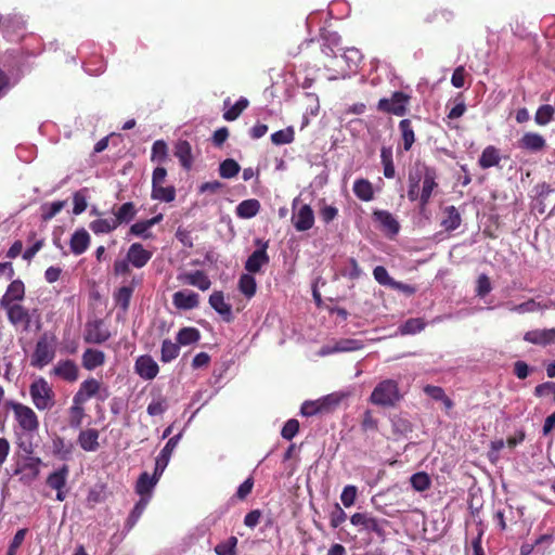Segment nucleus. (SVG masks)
Instances as JSON below:
<instances>
[{
  "instance_id": "obj_1",
  "label": "nucleus",
  "mask_w": 555,
  "mask_h": 555,
  "mask_svg": "<svg viewBox=\"0 0 555 555\" xmlns=\"http://www.w3.org/2000/svg\"><path fill=\"white\" fill-rule=\"evenodd\" d=\"M401 399L398 383L393 379L379 382L371 393L370 401L378 406H393Z\"/></svg>"
},
{
  "instance_id": "obj_2",
  "label": "nucleus",
  "mask_w": 555,
  "mask_h": 555,
  "mask_svg": "<svg viewBox=\"0 0 555 555\" xmlns=\"http://www.w3.org/2000/svg\"><path fill=\"white\" fill-rule=\"evenodd\" d=\"M33 403L39 411L50 410L54 405V392L49 383L40 377L29 387Z\"/></svg>"
},
{
  "instance_id": "obj_3",
  "label": "nucleus",
  "mask_w": 555,
  "mask_h": 555,
  "mask_svg": "<svg viewBox=\"0 0 555 555\" xmlns=\"http://www.w3.org/2000/svg\"><path fill=\"white\" fill-rule=\"evenodd\" d=\"M108 396L107 387L103 386L98 379L89 377L80 384L78 391L74 395L73 403H85L94 397L104 401Z\"/></svg>"
},
{
  "instance_id": "obj_4",
  "label": "nucleus",
  "mask_w": 555,
  "mask_h": 555,
  "mask_svg": "<svg viewBox=\"0 0 555 555\" xmlns=\"http://www.w3.org/2000/svg\"><path fill=\"white\" fill-rule=\"evenodd\" d=\"M54 356L55 346L53 338H50L47 334H44L38 339L36 344L30 364L35 367L42 369L54 359Z\"/></svg>"
},
{
  "instance_id": "obj_5",
  "label": "nucleus",
  "mask_w": 555,
  "mask_h": 555,
  "mask_svg": "<svg viewBox=\"0 0 555 555\" xmlns=\"http://www.w3.org/2000/svg\"><path fill=\"white\" fill-rule=\"evenodd\" d=\"M410 96L401 91L392 93L391 98H383L378 101L377 108L385 113H390L396 116H404L406 114V106Z\"/></svg>"
},
{
  "instance_id": "obj_6",
  "label": "nucleus",
  "mask_w": 555,
  "mask_h": 555,
  "mask_svg": "<svg viewBox=\"0 0 555 555\" xmlns=\"http://www.w3.org/2000/svg\"><path fill=\"white\" fill-rule=\"evenodd\" d=\"M258 248L254 250L245 261L244 268L250 274L260 273L269 264L270 257L267 253L268 242L256 240Z\"/></svg>"
},
{
  "instance_id": "obj_7",
  "label": "nucleus",
  "mask_w": 555,
  "mask_h": 555,
  "mask_svg": "<svg viewBox=\"0 0 555 555\" xmlns=\"http://www.w3.org/2000/svg\"><path fill=\"white\" fill-rule=\"evenodd\" d=\"M11 409L14 413L15 420L23 430L34 433L38 429V417L29 406L18 402H12Z\"/></svg>"
},
{
  "instance_id": "obj_8",
  "label": "nucleus",
  "mask_w": 555,
  "mask_h": 555,
  "mask_svg": "<svg viewBox=\"0 0 555 555\" xmlns=\"http://www.w3.org/2000/svg\"><path fill=\"white\" fill-rule=\"evenodd\" d=\"M350 522L356 527H361L363 530L376 533L379 538L385 537V527L389 524L385 519H377L366 513L353 514Z\"/></svg>"
},
{
  "instance_id": "obj_9",
  "label": "nucleus",
  "mask_w": 555,
  "mask_h": 555,
  "mask_svg": "<svg viewBox=\"0 0 555 555\" xmlns=\"http://www.w3.org/2000/svg\"><path fill=\"white\" fill-rule=\"evenodd\" d=\"M5 310L9 322L15 327H21L27 332L31 324V313L20 304L1 307Z\"/></svg>"
},
{
  "instance_id": "obj_10",
  "label": "nucleus",
  "mask_w": 555,
  "mask_h": 555,
  "mask_svg": "<svg viewBox=\"0 0 555 555\" xmlns=\"http://www.w3.org/2000/svg\"><path fill=\"white\" fill-rule=\"evenodd\" d=\"M297 202H298L297 198L294 199V202H293L294 212L292 216V222L297 231L304 232V231L310 230L313 227L314 214H313L312 208L308 204L301 205L296 210Z\"/></svg>"
},
{
  "instance_id": "obj_11",
  "label": "nucleus",
  "mask_w": 555,
  "mask_h": 555,
  "mask_svg": "<svg viewBox=\"0 0 555 555\" xmlns=\"http://www.w3.org/2000/svg\"><path fill=\"white\" fill-rule=\"evenodd\" d=\"M134 372L144 380L154 379L159 373L157 362L149 354L137 358L134 363Z\"/></svg>"
},
{
  "instance_id": "obj_12",
  "label": "nucleus",
  "mask_w": 555,
  "mask_h": 555,
  "mask_svg": "<svg viewBox=\"0 0 555 555\" xmlns=\"http://www.w3.org/2000/svg\"><path fill=\"white\" fill-rule=\"evenodd\" d=\"M363 347H364V344L362 343V340L354 339V338H341V339L335 341L334 345L323 346L320 349L319 354L321 357H325V356L336 353V352H350V351L360 350Z\"/></svg>"
},
{
  "instance_id": "obj_13",
  "label": "nucleus",
  "mask_w": 555,
  "mask_h": 555,
  "mask_svg": "<svg viewBox=\"0 0 555 555\" xmlns=\"http://www.w3.org/2000/svg\"><path fill=\"white\" fill-rule=\"evenodd\" d=\"M109 337L111 333L108 330L103 328V323L101 320L87 323L83 335L86 343L99 345L105 343Z\"/></svg>"
},
{
  "instance_id": "obj_14",
  "label": "nucleus",
  "mask_w": 555,
  "mask_h": 555,
  "mask_svg": "<svg viewBox=\"0 0 555 555\" xmlns=\"http://www.w3.org/2000/svg\"><path fill=\"white\" fill-rule=\"evenodd\" d=\"M428 169V166L418 163L415 164V166L410 170L408 197L411 202H415L418 199L420 184L423 182L425 178L424 172Z\"/></svg>"
},
{
  "instance_id": "obj_15",
  "label": "nucleus",
  "mask_w": 555,
  "mask_h": 555,
  "mask_svg": "<svg viewBox=\"0 0 555 555\" xmlns=\"http://www.w3.org/2000/svg\"><path fill=\"white\" fill-rule=\"evenodd\" d=\"M153 253L145 249L141 243H133L129 246L126 257L132 267L141 269L151 260Z\"/></svg>"
},
{
  "instance_id": "obj_16",
  "label": "nucleus",
  "mask_w": 555,
  "mask_h": 555,
  "mask_svg": "<svg viewBox=\"0 0 555 555\" xmlns=\"http://www.w3.org/2000/svg\"><path fill=\"white\" fill-rule=\"evenodd\" d=\"M52 373L65 382L75 383L79 377V367L73 360H60Z\"/></svg>"
},
{
  "instance_id": "obj_17",
  "label": "nucleus",
  "mask_w": 555,
  "mask_h": 555,
  "mask_svg": "<svg viewBox=\"0 0 555 555\" xmlns=\"http://www.w3.org/2000/svg\"><path fill=\"white\" fill-rule=\"evenodd\" d=\"M373 218L377 221L382 230L390 237L396 236L400 231V224L392 214L387 210H375Z\"/></svg>"
},
{
  "instance_id": "obj_18",
  "label": "nucleus",
  "mask_w": 555,
  "mask_h": 555,
  "mask_svg": "<svg viewBox=\"0 0 555 555\" xmlns=\"http://www.w3.org/2000/svg\"><path fill=\"white\" fill-rule=\"evenodd\" d=\"M172 304L177 309L192 310L198 306L199 296L190 289L179 291L173 294Z\"/></svg>"
},
{
  "instance_id": "obj_19",
  "label": "nucleus",
  "mask_w": 555,
  "mask_h": 555,
  "mask_svg": "<svg viewBox=\"0 0 555 555\" xmlns=\"http://www.w3.org/2000/svg\"><path fill=\"white\" fill-rule=\"evenodd\" d=\"M424 180L422 182V190H418V199L422 207H425L433 194V191L435 188H437V172L436 169L433 167H429L428 170L424 172Z\"/></svg>"
},
{
  "instance_id": "obj_20",
  "label": "nucleus",
  "mask_w": 555,
  "mask_h": 555,
  "mask_svg": "<svg viewBox=\"0 0 555 555\" xmlns=\"http://www.w3.org/2000/svg\"><path fill=\"white\" fill-rule=\"evenodd\" d=\"M25 296V286L21 280H14L8 286L4 295L1 298L0 306L5 307L18 304Z\"/></svg>"
},
{
  "instance_id": "obj_21",
  "label": "nucleus",
  "mask_w": 555,
  "mask_h": 555,
  "mask_svg": "<svg viewBox=\"0 0 555 555\" xmlns=\"http://www.w3.org/2000/svg\"><path fill=\"white\" fill-rule=\"evenodd\" d=\"M524 340L533 345L546 346L555 343V328H537L528 331L524 335Z\"/></svg>"
},
{
  "instance_id": "obj_22",
  "label": "nucleus",
  "mask_w": 555,
  "mask_h": 555,
  "mask_svg": "<svg viewBox=\"0 0 555 555\" xmlns=\"http://www.w3.org/2000/svg\"><path fill=\"white\" fill-rule=\"evenodd\" d=\"M90 241V234L86 229L76 230L69 240L70 251L76 256L82 255L88 249Z\"/></svg>"
},
{
  "instance_id": "obj_23",
  "label": "nucleus",
  "mask_w": 555,
  "mask_h": 555,
  "mask_svg": "<svg viewBox=\"0 0 555 555\" xmlns=\"http://www.w3.org/2000/svg\"><path fill=\"white\" fill-rule=\"evenodd\" d=\"M105 353L95 348L86 349L81 356L82 366L87 371H93L96 367L102 366L105 363Z\"/></svg>"
},
{
  "instance_id": "obj_24",
  "label": "nucleus",
  "mask_w": 555,
  "mask_h": 555,
  "mask_svg": "<svg viewBox=\"0 0 555 555\" xmlns=\"http://www.w3.org/2000/svg\"><path fill=\"white\" fill-rule=\"evenodd\" d=\"M209 305L224 321L230 322L232 320L231 306L225 302L222 292H214L209 297Z\"/></svg>"
},
{
  "instance_id": "obj_25",
  "label": "nucleus",
  "mask_w": 555,
  "mask_h": 555,
  "mask_svg": "<svg viewBox=\"0 0 555 555\" xmlns=\"http://www.w3.org/2000/svg\"><path fill=\"white\" fill-rule=\"evenodd\" d=\"M83 451L94 452L99 449V431L94 428L81 430L77 439Z\"/></svg>"
},
{
  "instance_id": "obj_26",
  "label": "nucleus",
  "mask_w": 555,
  "mask_h": 555,
  "mask_svg": "<svg viewBox=\"0 0 555 555\" xmlns=\"http://www.w3.org/2000/svg\"><path fill=\"white\" fill-rule=\"evenodd\" d=\"M504 307L511 311L518 314H525V313H531L539 310H547V305H542L541 302L535 301V299L530 298L525 302H521L519 305H514L513 302L508 301L504 304Z\"/></svg>"
},
{
  "instance_id": "obj_27",
  "label": "nucleus",
  "mask_w": 555,
  "mask_h": 555,
  "mask_svg": "<svg viewBox=\"0 0 555 555\" xmlns=\"http://www.w3.org/2000/svg\"><path fill=\"white\" fill-rule=\"evenodd\" d=\"M520 147L530 151V152H539L542 151L545 145L546 141L545 139L535 132H527L522 135L520 139Z\"/></svg>"
},
{
  "instance_id": "obj_28",
  "label": "nucleus",
  "mask_w": 555,
  "mask_h": 555,
  "mask_svg": "<svg viewBox=\"0 0 555 555\" xmlns=\"http://www.w3.org/2000/svg\"><path fill=\"white\" fill-rule=\"evenodd\" d=\"M158 479L154 476H150L147 473H142L135 485V492L141 496H149V501L152 498V492L157 485Z\"/></svg>"
},
{
  "instance_id": "obj_29",
  "label": "nucleus",
  "mask_w": 555,
  "mask_h": 555,
  "mask_svg": "<svg viewBox=\"0 0 555 555\" xmlns=\"http://www.w3.org/2000/svg\"><path fill=\"white\" fill-rule=\"evenodd\" d=\"M175 155L180 160L184 169L189 170L192 167V147L188 141L180 140L177 142L175 147Z\"/></svg>"
},
{
  "instance_id": "obj_30",
  "label": "nucleus",
  "mask_w": 555,
  "mask_h": 555,
  "mask_svg": "<svg viewBox=\"0 0 555 555\" xmlns=\"http://www.w3.org/2000/svg\"><path fill=\"white\" fill-rule=\"evenodd\" d=\"M398 128L403 143V150L409 152L415 142V133L411 119L400 120Z\"/></svg>"
},
{
  "instance_id": "obj_31",
  "label": "nucleus",
  "mask_w": 555,
  "mask_h": 555,
  "mask_svg": "<svg viewBox=\"0 0 555 555\" xmlns=\"http://www.w3.org/2000/svg\"><path fill=\"white\" fill-rule=\"evenodd\" d=\"M183 279L186 284L195 286L201 291H207L211 285L209 278L202 270L185 273Z\"/></svg>"
},
{
  "instance_id": "obj_32",
  "label": "nucleus",
  "mask_w": 555,
  "mask_h": 555,
  "mask_svg": "<svg viewBox=\"0 0 555 555\" xmlns=\"http://www.w3.org/2000/svg\"><path fill=\"white\" fill-rule=\"evenodd\" d=\"M444 217L441 227L447 231H453L461 225V215L455 206H447L443 210Z\"/></svg>"
},
{
  "instance_id": "obj_33",
  "label": "nucleus",
  "mask_w": 555,
  "mask_h": 555,
  "mask_svg": "<svg viewBox=\"0 0 555 555\" xmlns=\"http://www.w3.org/2000/svg\"><path fill=\"white\" fill-rule=\"evenodd\" d=\"M260 210V203L257 199L250 198L241 202L236 206V216L242 219H249L255 217Z\"/></svg>"
},
{
  "instance_id": "obj_34",
  "label": "nucleus",
  "mask_w": 555,
  "mask_h": 555,
  "mask_svg": "<svg viewBox=\"0 0 555 555\" xmlns=\"http://www.w3.org/2000/svg\"><path fill=\"white\" fill-rule=\"evenodd\" d=\"M137 215V208L132 202L124 203L115 212L114 220L119 227L122 223H129L134 219Z\"/></svg>"
},
{
  "instance_id": "obj_35",
  "label": "nucleus",
  "mask_w": 555,
  "mask_h": 555,
  "mask_svg": "<svg viewBox=\"0 0 555 555\" xmlns=\"http://www.w3.org/2000/svg\"><path fill=\"white\" fill-rule=\"evenodd\" d=\"M69 469L67 465H63L59 469L51 473L47 478V485L54 490H60V488H65L67 478H68Z\"/></svg>"
},
{
  "instance_id": "obj_36",
  "label": "nucleus",
  "mask_w": 555,
  "mask_h": 555,
  "mask_svg": "<svg viewBox=\"0 0 555 555\" xmlns=\"http://www.w3.org/2000/svg\"><path fill=\"white\" fill-rule=\"evenodd\" d=\"M501 160L500 152L496 147L489 145L487 146L479 158V166L482 169H488L498 166Z\"/></svg>"
},
{
  "instance_id": "obj_37",
  "label": "nucleus",
  "mask_w": 555,
  "mask_h": 555,
  "mask_svg": "<svg viewBox=\"0 0 555 555\" xmlns=\"http://www.w3.org/2000/svg\"><path fill=\"white\" fill-rule=\"evenodd\" d=\"M354 195L364 202H370L374 197V191L372 183L366 179H358L353 183Z\"/></svg>"
},
{
  "instance_id": "obj_38",
  "label": "nucleus",
  "mask_w": 555,
  "mask_h": 555,
  "mask_svg": "<svg viewBox=\"0 0 555 555\" xmlns=\"http://www.w3.org/2000/svg\"><path fill=\"white\" fill-rule=\"evenodd\" d=\"M89 228L94 234H107L116 230L118 225L114 218L109 217L91 221Z\"/></svg>"
},
{
  "instance_id": "obj_39",
  "label": "nucleus",
  "mask_w": 555,
  "mask_h": 555,
  "mask_svg": "<svg viewBox=\"0 0 555 555\" xmlns=\"http://www.w3.org/2000/svg\"><path fill=\"white\" fill-rule=\"evenodd\" d=\"M180 353L179 343H173L170 339H164L160 348V361L163 363H170Z\"/></svg>"
},
{
  "instance_id": "obj_40",
  "label": "nucleus",
  "mask_w": 555,
  "mask_h": 555,
  "mask_svg": "<svg viewBox=\"0 0 555 555\" xmlns=\"http://www.w3.org/2000/svg\"><path fill=\"white\" fill-rule=\"evenodd\" d=\"M238 289L246 298H251L256 294L257 283L253 274L247 272L240 276Z\"/></svg>"
},
{
  "instance_id": "obj_41",
  "label": "nucleus",
  "mask_w": 555,
  "mask_h": 555,
  "mask_svg": "<svg viewBox=\"0 0 555 555\" xmlns=\"http://www.w3.org/2000/svg\"><path fill=\"white\" fill-rule=\"evenodd\" d=\"M149 504V496L140 498V500L135 503L133 509L129 514L127 520H126V528L128 530H131L134 525L140 519L141 515L143 514L144 509L146 508Z\"/></svg>"
},
{
  "instance_id": "obj_42",
  "label": "nucleus",
  "mask_w": 555,
  "mask_h": 555,
  "mask_svg": "<svg viewBox=\"0 0 555 555\" xmlns=\"http://www.w3.org/2000/svg\"><path fill=\"white\" fill-rule=\"evenodd\" d=\"M411 487L417 492H424L431 487V478L425 472H418L410 477Z\"/></svg>"
},
{
  "instance_id": "obj_43",
  "label": "nucleus",
  "mask_w": 555,
  "mask_h": 555,
  "mask_svg": "<svg viewBox=\"0 0 555 555\" xmlns=\"http://www.w3.org/2000/svg\"><path fill=\"white\" fill-rule=\"evenodd\" d=\"M199 338V331L195 327H183L177 334V340L182 346L197 343Z\"/></svg>"
},
{
  "instance_id": "obj_44",
  "label": "nucleus",
  "mask_w": 555,
  "mask_h": 555,
  "mask_svg": "<svg viewBox=\"0 0 555 555\" xmlns=\"http://www.w3.org/2000/svg\"><path fill=\"white\" fill-rule=\"evenodd\" d=\"M168 408V400L162 395H158L149 403L146 412L150 416H158L164 414Z\"/></svg>"
},
{
  "instance_id": "obj_45",
  "label": "nucleus",
  "mask_w": 555,
  "mask_h": 555,
  "mask_svg": "<svg viewBox=\"0 0 555 555\" xmlns=\"http://www.w3.org/2000/svg\"><path fill=\"white\" fill-rule=\"evenodd\" d=\"M73 443L66 442L62 437H55L52 440L53 453L63 460L69 457L73 452Z\"/></svg>"
},
{
  "instance_id": "obj_46",
  "label": "nucleus",
  "mask_w": 555,
  "mask_h": 555,
  "mask_svg": "<svg viewBox=\"0 0 555 555\" xmlns=\"http://www.w3.org/2000/svg\"><path fill=\"white\" fill-rule=\"evenodd\" d=\"M426 326L423 319H409L400 325L399 331L402 335H414L422 332Z\"/></svg>"
},
{
  "instance_id": "obj_47",
  "label": "nucleus",
  "mask_w": 555,
  "mask_h": 555,
  "mask_svg": "<svg viewBox=\"0 0 555 555\" xmlns=\"http://www.w3.org/2000/svg\"><path fill=\"white\" fill-rule=\"evenodd\" d=\"M330 401V397H325L322 400L317 401H305L301 405L300 412L304 416H312L323 411L325 404Z\"/></svg>"
},
{
  "instance_id": "obj_48",
  "label": "nucleus",
  "mask_w": 555,
  "mask_h": 555,
  "mask_svg": "<svg viewBox=\"0 0 555 555\" xmlns=\"http://www.w3.org/2000/svg\"><path fill=\"white\" fill-rule=\"evenodd\" d=\"M380 160L384 166V176L388 179H392L396 170L392 162V151L390 147H382Z\"/></svg>"
},
{
  "instance_id": "obj_49",
  "label": "nucleus",
  "mask_w": 555,
  "mask_h": 555,
  "mask_svg": "<svg viewBox=\"0 0 555 555\" xmlns=\"http://www.w3.org/2000/svg\"><path fill=\"white\" fill-rule=\"evenodd\" d=\"M294 139H295V131L292 126H289L285 129L275 131L271 134V142L274 145L289 144L294 141Z\"/></svg>"
},
{
  "instance_id": "obj_50",
  "label": "nucleus",
  "mask_w": 555,
  "mask_h": 555,
  "mask_svg": "<svg viewBox=\"0 0 555 555\" xmlns=\"http://www.w3.org/2000/svg\"><path fill=\"white\" fill-rule=\"evenodd\" d=\"M249 102L246 98H240L234 105L229 107L223 113V118L228 121H233L238 118L242 112L248 106Z\"/></svg>"
},
{
  "instance_id": "obj_51",
  "label": "nucleus",
  "mask_w": 555,
  "mask_h": 555,
  "mask_svg": "<svg viewBox=\"0 0 555 555\" xmlns=\"http://www.w3.org/2000/svg\"><path fill=\"white\" fill-rule=\"evenodd\" d=\"M152 198L170 203L176 198V190L173 186H163L158 185L156 188H152Z\"/></svg>"
},
{
  "instance_id": "obj_52",
  "label": "nucleus",
  "mask_w": 555,
  "mask_h": 555,
  "mask_svg": "<svg viewBox=\"0 0 555 555\" xmlns=\"http://www.w3.org/2000/svg\"><path fill=\"white\" fill-rule=\"evenodd\" d=\"M168 156V146L165 141L157 140L153 143L151 160L154 163H164Z\"/></svg>"
},
{
  "instance_id": "obj_53",
  "label": "nucleus",
  "mask_w": 555,
  "mask_h": 555,
  "mask_svg": "<svg viewBox=\"0 0 555 555\" xmlns=\"http://www.w3.org/2000/svg\"><path fill=\"white\" fill-rule=\"evenodd\" d=\"M240 165L232 158L223 160L219 166V173L224 179H231L240 172Z\"/></svg>"
},
{
  "instance_id": "obj_54",
  "label": "nucleus",
  "mask_w": 555,
  "mask_h": 555,
  "mask_svg": "<svg viewBox=\"0 0 555 555\" xmlns=\"http://www.w3.org/2000/svg\"><path fill=\"white\" fill-rule=\"evenodd\" d=\"M343 59L345 60L348 69L356 72L362 61V54L358 49L349 48L344 52Z\"/></svg>"
},
{
  "instance_id": "obj_55",
  "label": "nucleus",
  "mask_w": 555,
  "mask_h": 555,
  "mask_svg": "<svg viewBox=\"0 0 555 555\" xmlns=\"http://www.w3.org/2000/svg\"><path fill=\"white\" fill-rule=\"evenodd\" d=\"M151 229L152 228L146 220L138 221L130 227L129 235L149 240L153 236Z\"/></svg>"
},
{
  "instance_id": "obj_56",
  "label": "nucleus",
  "mask_w": 555,
  "mask_h": 555,
  "mask_svg": "<svg viewBox=\"0 0 555 555\" xmlns=\"http://www.w3.org/2000/svg\"><path fill=\"white\" fill-rule=\"evenodd\" d=\"M554 107L550 104L541 105L535 115H534V121L539 126H545L551 122L554 116Z\"/></svg>"
},
{
  "instance_id": "obj_57",
  "label": "nucleus",
  "mask_w": 555,
  "mask_h": 555,
  "mask_svg": "<svg viewBox=\"0 0 555 555\" xmlns=\"http://www.w3.org/2000/svg\"><path fill=\"white\" fill-rule=\"evenodd\" d=\"M237 545V538L230 537L225 541L220 542L216 545L215 552L217 555H235Z\"/></svg>"
},
{
  "instance_id": "obj_58",
  "label": "nucleus",
  "mask_w": 555,
  "mask_h": 555,
  "mask_svg": "<svg viewBox=\"0 0 555 555\" xmlns=\"http://www.w3.org/2000/svg\"><path fill=\"white\" fill-rule=\"evenodd\" d=\"M65 206V202L56 201L50 204H44L41 207L42 214L41 217L44 221L51 220L55 217Z\"/></svg>"
},
{
  "instance_id": "obj_59",
  "label": "nucleus",
  "mask_w": 555,
  "mask_h": 555,
  "mask_svg": "<svg viewBox=\"0 0 555 555\" xmlns=\"http://www.w3.org/2000/svg\"><path fill=\"white\" fill-rule=\"evenodd\" d=\"M373 276L376 282L383 286L390 287L393 283V279L388 274V271L383 266H377L373 270Z\"/></svg>"
},
{
  "instance_id": "obj_60",
  "label": "nucleus",
  "mask_w": 555,
  "mask_h": 555,
  "mask_svg": "<svg viewBox=\"0 0 555 555\" xmlns=\"http://www.w3.org/2000/svg\"><path fill=\"white\" fill-rule=\"evenodd\" d=\"M358 489L356 486L348 485L343 489L340 501L345 507H350L354 504L357 499Z\"/></svg>"
},
{
  "instance_id": "obj_61",
  "label": "nucleus",
  "mask_w": 555,
  "mask_h": 555,
  "mask_svg": "<svg viewBox=\"0 0 555 555\" xmlns=\"http://www.w3.org/2000/svg\"><path fill=\"white\" fill-rule=\"evenodd\" d=\"M132 296V288L129 286H122L118 289L115 295V300L124 310H127Z\"/></svg>"
},
{
  "instance_id": "obj_62",
  "label": "nucleus",
  "mask_w": 555,
  "mask_h": 555,
  "mask_svg": "<svg viewBox=\"0 0 555 555\" xmlns=\"http://www.w3.org/2000/svg\"><path fill=\"white\" fill-rule=\"evenodd\" d=\"M341 274L351 280H357L361 276L362 270L354 258H349L346 268L341 270Z\"/></svg>"
},
{
  "instance_id": "obj_63",
  "label": "nucleus",
  "mask_w": 555,
  "mask_h": 555,
  "mask_svg": "<svg viewBox=\"0 0 555 555\" xmlns=\"http://www.w3.org/2000/svg\"><path fill=\"white\" fill-rule=\"evenodd\" d=\"M347 519V515L344 509L339 506V504H335L331 514L330 521L333 528H338L340 525L345 522Z\"/></svg>"
},
{
  "instance_id": "obj_64",
  "label": "nucleus",
  "mask_w": 555,
  "mask_h": 555,
  "mask_svg": "<svg viewBox=\"0 0 555 555\" xmlns=\"http://www.w3.org/2000/svg\"><path fill=\"white\" fill-rule=\"evenodd\" d=\"M299 430V423L295 418L288 420L282 428L281 435L286 440H292Z\"/></svg>"
}]
</instances>
